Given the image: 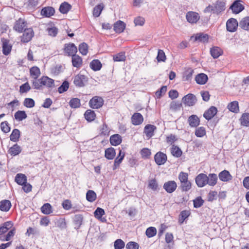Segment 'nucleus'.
<instances>
[{
    "instance_id": "nucleus-1",
    "label": "nucleus",
    "mask_w": 249,
    "mask_h": 249,
    "mask_svg": "<svg viewBox=\"0 0 249 249\" xmlns=\"http://www.w3.org/2000/svg\"><path fill=\"white\" fill-rule=\"evenodd\" d=\"M32 84L35 89L40 90L45 88H53L54 86V81L47 76H42L37 80H34Z\"/></svg>"
},
{
    "instance_id": "nucleus-2",
    "label": "nucleus",
    "mask_w": 249,
    "mask_h": 249,
    "mask_svg": "<svg viewBox=\"0 0 249 249\" xmlns=\"http://www.w3.org/2000/svg\"><path fill=\"white\" fill-rule=\"evenodd\" d=\"M88 80L87 77L85 75L78 74L74 77L73 83L77 87H82L85 86Z\"/></svg>"
},
{
    "instance_id": "nucleus-3",
    "label": "nucleus",
    "mask_w": 249,
    "mask_h": 249,
    "mask_svg": "<svg viewBox=\"0 0 249 249\" xmlns=\"http://www.w3.org/2000/svg\"><path fill=\"white\" fill-rule=\"evenodd\" d=\"M208 176L203 173L198 175L196 178L195 181L198 187L201 188L205 186L208 183Z\"/></svg>"
},
{
    "instance_id": "nucleus-4",
    "label": "nucleus",
    "mask_w": 249,
    "mask_h": 249,
    "mask_svg": "<svg viewBox=\"0 0 249 249\" xmlns=\"http://www.w3.org/2000/svg\"><path fill=\"white\" fill-rule=\"evenodd\" d=\"M89 104L91 107L98 108L103 106V100L101 97L95 96L90 100Z\"/></svg>"
},
{
    "instance_id": "nucleus-5",
    "label": "nucleus",
    "mask_w": 249,
    "mask_h": 249,
    "mask_svg": "<svg viewBox=\"0 0 249 249\" xmlns=\"http://www.w3.org/2000/svg\"><path fill=\"white\" fill-rule=\"evenodd\" d=\"M186 18L190 23H196L200 18V16L197 13L195 12H188L186 15Z\"/></svg>"
},
{
    "instance_id": "nucleus-6",
    "label": "nucleus",
    "mask_w": 249,
    "mask_h": 249,
    "mask_svg": "<svg viewBox=\"0 0 249 249\" xmlns=\"http://www.w3.org/2000/svg\"><path fill=\"white\" fill-rule=\"evenodd\" d=\"M77 52V47L73 43L66 44L64 48V52L69 56H73L76 54Z\"/></svg>"
},
{
    "instance_id": "nucleus-7",
    "label": "nucleus",
    "mask_w": 249,
    "mask_h": 249,
    "mask_svg": "<svg viewBox=\"0 0 249 249\" xmlns=\"http://www.w3.org/2000/svg\"><path fill=\"white\" fill-rule=\"evenodd\" d=\"M155 161L159 165L164 164L167 160V156L162 152H159L155 155Z\"/></svg>"
},
{
    "instance_id": "nucleus-8",
    "label": "nucleus",
    "mask_w": 249,
    "mask_h": 249,
    "mask_svg": "<svg viewBox=\"0 0 249 249\" xmlns=\"http://www.w3.org/2000/svg\"><path fill=\"white\" fill-rule=\"evenodd\" d=\"M26 25L27 24L25 20L23 19L19 18L18 20L16 21L14 26V29L17 32L21 33L26 29Z\"/></svg>"
},
{
    "instance_id": "nucleus-9",
    "label": "nucleus",
    "mask_w": 249,
    "mask_h": 249,
    "mask_svg": "<svg viewBox=\"0 0 249 249\" xmlns=\"http://www.w3.org/2000/svg\"><path fill=\"white\" fill-rule=\"evenodd\" d=\"M177 187L176 182L175 181L171 180L164 183L163 188L168 193H172L174 192Z\"/></svg>"
},
{
    "instance_id": "nucleus-10",
    "label": "nucleus",
    "mask_w": 249,
    "mask_h": 249,
    "mask_svg": "<svg viewBox=\"0 0 249 249\" xmlns=\"http://www.w3.org/2000/svg\"><path fill=\"white\" fill-rule=\"evenodd\" d=\"M196 98L192 94H188L185 96L182 99V102L185 105L188 106H192L195 105L196 102Z\"/></svg>"
},
{
    "instance_id": "nucleus-11",
    "label": "nucleus",
    "mask_w": 249,
    "mask_h": 249,
    "mask_svg": "<svg viewBox=\"0 0 249 249\" xmlns=\"http://www.w3.org/2000/svg\"><path fill=\"white\" fill-rule=\"evenodd\" d=\"M54 9L51 6H47L43 8L41 11V16L46 18H50L54 14Z\"/></svg>"
},
{
    "instance_id": "nucleus-12",
    "label": "nucleus",
    "mask_w": 249,
    "mask_h": 249,
    "mask_svg": "<svg viewBox=\"0 0 249 249\" xmlns=\"http://www.w3.org/2000/svg\"><path fill=\"white\" fill-rule=\"evenodd\" d=\"M24 32L21 37V41L24 42L29 41L34 36V32L32 29L27 28L25 29Z\"/></svg>"
},
{
    "instance_id": "nucleus-13",
    "label": "nucleus",
    "mask_w": 249,
    "mask_h": 249,
    "mask_svg": "<svg viewBox=\"0 0 249 249\" xmlns=\"http://www.w3.org/2000/svg\"><path fill=\"white\" fill-rule=\"evenodd\" d=\"M227 29L230 32L235 31L238 26V22L234 18H231L227 22Z\"/></svg>"
},
{
    "instance_id": "nucleus-14",
    "label": "nucleus",
    "mask_w": 249,
    "mask_h": 249,
    "mask_svg": "<svg viewBox=\"0 0 249 249\" xmlns=\"http://www.w3.org/2000/svg\"><path fill=\"white\" fill-rule=\"evenodd\" d=\"M233 13L235 14H238L244 9L243 5L241 3V1H235L231 6Z\"/></svg>"
},
{
    "instance_id": "nucleus-15",
    "label": "nucleus",
    "mask_w": 249,
    "mask_h": 249,
    "mask_svg": "<svg viewBox=\"0 0 249 249\" xmlns=\"http://www.w3.org/2000/svg\"><path fill=\"white\" fill-rule=\"evenodd\" d=\"M143 121V118L139 113H135L131 117V122L135 125L141 124Z\"/></svg>"
},
{
    "instance_id": "nucleus-16",
    "label": "nucleus",
    "mask_w": 249,
    "mask_h": 249,
    "mask_svg": "<svg viewBox=\"0 0 249 249\" xmlns=\"http://www.w3.org/2000/svg\"><path fill=\"white\" fill-rule=\"evenodd\" d=\"M105 213V211L101 208H97L94 213V216L96 218L102 222H106L107 219L105 217H102Z\"/></svg>"
},
{
    "instance_id": "nucleus-17",
    "label": "nucleus",
    "mask_w": 249,
    "mask_h": 249,
    "mask_svg": "<svg viewBox=\"0 0 249 249\" xmlns=\"http://www.w3.org/2000/svg\"><path fill=\"white\" fill-rule=\"evenodd\" d=\"M30 76L34 79V80H37V79L41 74L40 69L37 66H33L29 70Z\"/></svg>"
},
{
    "instance_id": "nucleus-18",
    "label": "nucleus",
    "mask_w": 249,
    "mask_h": 249,
    "mask_svg": "<svg viewBox=\"0 0 249 249\" xmlns=\"http://www.w3.org/2000/svg\"><path fill=\"white\" fill-rule=\"evenodd\" d=\"M194 38L195 41L205 42L208 41L209 36L203 33H198L191 37V39Z\"/></svg>"
},
{
    "instance_id": "nucleus-19",
    "label": "nucleus",
    "mask_w": 249,
    "mask_h": 249,
    "mask_svg": "<svg viewBox=\"0 0 249 249\" xmlns=\"http://www.w3.org/2000/svg\"><path fill=\"white\" fill-rule=\"evenodd\" d=\"M2 42L3 53L5 55H7L11 52L12 45L9 43V41L5 39H2Z\"/></svg>"
},
{
    "instance_id": "nucleus-20",
    "label": "nucleus",
    "mask_w": 249,
    "mask_h": 249,
    "mask_svg": "<svg viewBox=\"0 0 249 249\" xmlns=\"http://www.w3.org/2000/svg\"><path fill=\"white\" fill-rule=\"evenodd\" d=\"M217 108L214 107H211L204 113V117L207 120L212 119L217 113Z\"/></svg>"
},
{
    "instance_id": "nucleus-21",
    "label": "nucleus",
    "mask_w": 249,
    "mask_h": 249,
    "mask_svg": "<svg viewBox=\"0 0 249 249\" xmlns=\"http://www.w3.org/2000/svg\"><path fill=\"white\" fill-rule=\"evenodd\" d=\"M219 178L221 181L227 182L231 180L232 176L229 172L227 170H224L219 173Z\"/></svg>"
},
{
    "instance_id": "nucleus-22",
    "label": "nucleus",
    "mask_w": 249,
    "mask_h": 249,
    "mask_svg": "<svg viewBox=\"0 0 249 249\" xmlns=\"http://www.w3.org/2000/svg\"><path fill=\"white\" fill-rule=\"evenodd\" d=\"M156 127L151 124H147L145 126L144 132L148 139H149L154 135V131Z\"/></svg>"
},
{
    "instance_id": "nucleus-23",
    "label": "nucleus",
    "mask_w": 249,
    "mask_h": 249,
    "mask_svg": "<svg viewBox=\"0 0 249 249\" xmlns=\"http://www.w3.org/2000/svg\"><path fill=\"white\" fill-rule=\"evenodd\" d=\"M122 141L121 136L119 134H114L110 138V142L111 145L117 146L119 145Z\"/></svg>"
},
{
    "instance_id": "nucleus-24",
    "label": "nucleus",
    "mask_w": 249,
    "mask_h": 249,
    "mask_svg": "<svg viewBox=\"0 0 249 249\" xmlns=\"http://www.w3.org/2000/svg\"><path fill=\"white\" fill-rule=\"evenodd\" d=\"M72 66L77 68H80L82 65V59L78 55H74L72 56Z\"/></svg>"
},
{
    "instance_id": "nucleus-25",
    "label": "nucleus",
    "mask_w": 249,
    "mask_h": 249,
    "mask_svg": "<svg viewBox=\"0 0 249 249\" xmlns=\"http://www.w3.org/2000/svg\"><path fill=\"white\" fill-rule=\"evenodd\" d=\"M125 28V24L122 21H118L114 24V29L116 33H121Z\"/></svg>"
},
{
    "instance_id": "nucleus-26",
    "label": "nucleus",
    "mask_w": 249,
    "mask_h": 249,
    "mask_svg": "<svg viewBox=\"0 0 249 249\" xmlns=\"http://www.w3.org/2000/svg\"><path fill=\"white\" fill-rule=\"evenodd\" d=\"M148 187L154 191L159 190V184L156 178H151L148 180Z\"/></svg>"
},
{
    "instance_id": "nucleus-27",
    "label": "nucleus",
    "mask_w": 249,
    "mask_h": 249,
    "mask_svg": "<svg viewBox=\"0 0 249 249\" xmlns=\"http://www.w3.org/2000/svg\"><path fill=\"white\" fill-rule=\"evenodd\" d=\"M195 80L197 84L204 85L208 80V76L204 73H200L196 76Z\"/></svg>"
},
{
    "instance_id": "nucleus-28",
    "label": "nucleus",
    "mask_w": 249,
    "mask_h": 249,
    "mask_svg": "<svg viewBox=\"0 0 249 249\" xmlns=\"http://www.w3.org/2000/svg\"><path fill=\"white\" fill-rule=\"evenodd\" d=\"M15 181L19 185H22L27 182V177L23 174H18L15 177Z\"/></svg>"
},
{
    "instance_id": "nucleus-29",
    "label": "nucleus",
    "mask_w": 249,
    "mask_h": 249,
    "mask_svg": "<svg viewBox=\"0 0 249 249\" xmlns=\"http://www.w3.org/2000/svg\"><path fill=\"white\" fill-rule=\"evenodd\" d=\"M13 223L10 221H8L3 223L0 227V235L7 232L9 230L11 229L13 227Z\"/></svg>"
},
{
    "instance_id": "nucleus-30",
    "label": "nucleus",
    "mask_w": 249,
    "mask_h": 249,
    "mask_svg": "<svg viewBox=\"0 0 249 249\" xmlns=\"http://www.w3.org/2000/svg\"><path fill=\"white\" fill-rule=\"evenodd\" d=\"M116 155V152L114 148L110 147L105 150V156L108 160H112Z\"/></svg>"
},
{
    "instance_id": "nucleus-31",
    "label": "nucleus",
    "mask_w": 249,
    "mask_h": 249,
    "mask_svg": "<svg viewBox=\"0 0 249 249\" xmlns=\"http://www.w3.org/2000/svg\"><path fill=\"white\" fill-rule=\"evenodd\" d=\"M21 151L20 147L16 144L11 147L8 150V153L12 156L19 154Z\"/></svg>"
},
{
    "instance_id": "nucleus-32",
    "label": "nucleus",
    "mask_w": 249,
    "mask_h": 249,
    "mask_svg": "<svg viewBox=\"0 0 249 249\" xmlns=\"http://www.w3.org/2000/svg\"><path fill=\"white\" fill-rule=\"evenodd\" d=\"M211 54L214 58H218L222 55L223 53L222 50L219 47H213L211 49Z\"/></svg>"
},
{
    "instance_id": "nucleus-33",
    "label": "nucleus",
    "mask_w": 249,
    "mask_h": 249,
    "mask_svg": "<svg viewBox=\"0 0 249 249\" xmlns=\"http://www.w3.org/2000/svg\"><path fill=\"white\" fill-rule=\"evenodd\" d=\"M228 108L229 109L230 111L232 112H238L239 111V108L238 102L233 101L231 102L228 105Z\"/></svg>"
},
{
    "instance_id": "nucleus-34",
    "label": "nucleus",
    "mask_w": 249,
    "mask_h": 249,
    "mask_svg": "<svg viewBox=\"0 0 249 249\" xmlns=\"http://www.w3.org/2000/svg\"><path fill=\"white\" fill-rule=\"evenodd\" d=\"M11 204L10 201L5 200L0 202V210L2 211H8L11 208Z\"/></svg>"
},
{
    "instance_id": "nucleus-35",
    "label": "nucleus",
    "mask_w": 249,
    "mask_h": 249,
    "mask_svg": "<svg viewBox=\"0 0 249 249\" xmlns=\"http://www.w3.org/2000/svg\"><path fill=\"white\" fill-rule=\"evenodd\" d=\"M240 121L242 125L249 126V113H243L240 119Z\"/></svg>"
},
{
    "instance_id": "nucleus-36",
    "label": "nucleus",
    "mask_w": 249,
    "mask_h": 249,
    "mask_svg": "<svg viewBox=\"0 0 249 249\" xmlns=\"http://www.w3.org/2000/svg\"><path fill=\"white\" fill-rule=\"evenodd\" d=\"M216 14H219L225 10V3L223 1H217L214 3Z\"/></svg>"
},
{
    "instance_id": "nucleus-37",
    "label": "nucleus",
    "mask_w": 249,
    "mask_h": 249,
    "mask_svg": "<svg viewBox=\"0 0 249 249\" xmlns=\"http://www.w3.org/2000/svg\"><path fill=\"white\" fill-rule=\"evenodd\" d=\"M104 8V5L103 3H100L96 5L93 10V15L95 17H98Z\"/></svg>"
},
{
    "instance_id": "nucleus-38",
    "label": "nucleus",
    "mask_w": 249,
    "mask_h": 249,
    "mask_svg": "<svg viewBox=\"0 0 249 249\" xmlns=\"http://www.w3.org/2000/svg\"><path fill=\"white\" fill-rule=\"evenodd\" d=\"M208 183L210 186H214L217 183V177L215 174H210L208 176Z\"/></svg>"
},
{
    "instance_id": "nucleus-39",
    "label": "nucleus",
    "mask_w": 249,
    "mask_h": 249,
    "mask_svg": "<svg viewBox=\"0 0 249 249\" xmlns=\"http://www.w3.org/2000/svg\"><path fill=\"white\" fill-rule=\"evenodd\" d=\"M85 119L89 122H91L93 121L96 117L95 112L89 109L85 113Z\"/></svg>"
},
{
    "instance_id": "nucleus-40",
    "label": "nucleus",
    "mask_w": 249,
    "mask_h": 249,
    "mask_svg": "<svg viewBox=\"0 0 249 249\" xmlns=\"http://www.w3.org/2000/svg\"><path fill=\"white\" fill-rule=\"evenodd\" d=\"M41 212L44 214H49L53 212L52 207L49 203H45L41 208Z\"/></svg>"
},
{
    "instance_id": "nucleus-41",
    "label": "nucleus",
    "mask_w": 249,
    "mask_h": 249,
    "mask_svg": "<svg viewBox=\"0 0 249 249\" xmlns=\"http://www.w3.org/2000/svg\"><path fill=\"white\" fill-rule=\"evenodd\" d=\"M71 5L68 2L62 3L59 7V11L62 14H67L71 9Z\"/></svg>"
},
{
    "instance_id": "nucleus-42",
    "label": "nucleus",
    "mask_w": 249,
    "mask_h": 249,
    "mask_svg": "<svg viewBox=\"0 0 249 249\" xmlns=\"http://www.w3.org/2000/svg\"><path fill=\"white\" fill-rule=\"evenodd\" d=\"M190 125L192 127H196L199 124V120L196 115H192L189 118Z\"/></svg>"
},
{
    "instance_id": "nucleus-43",
    "label": "nucleus",
    "mask_w": 249,
    "mask_h": 249,
    "mask_svg": "<svg viewBox=\"0 0 249 249\" xmlns=\"http://www.w3.org/2000/svg\"><path fill=\"white\" fill-rule=\"evenodd\" d=\"M96 193L92 190H89L86 194V198L89 202H93L96 199Z\"/></svg>"
},
{
    "instance_id": "nucleus-44",
    "label": "nucleus",
    "mask_w": 249,
    "mask_h": 249,
    "mask_svg": "<svg viewBox=\"0 0 249 249\" xmlns=\"http://www.w3.org/2000/svg\"><path fill=\"white\" fill-rule=\"evenodd\" d=\"M26 117L27 115L24 111L18 110L15 114V119L18 121H21Z\"/></svg>"
},
{
    "instance_id": "nucleus-45",
    "label": "nucleus",
    "mask_w": 249,
    "mask_h": 249,
    "mask_svg": "<svg viewBox=\"0 0 249 249\" xmlns=\"http://www.w3.org/2000/svg\"><path fill=\"white\" fill-rule=\"evenodd\" d=\"M90 68L94 71H98L102 67V64L98 60H93L90 64Z\"/></svg>"
},
{
    "instance_id": "nucleus-46",
    "label": "nucleus",
    "mask_w": 249,
    "mask_h": 249,
    "mask_svg": "<svg viewBox=\"0 0 249 249\" xmlns=\"http://www.w3.org/2000/svg\"><path fill=\"white\" fill-rule=\"evenodd\" d=\"M180 187L183 191H188L192 188V183L188 179L182 183H180Z\"/></svg>"
},
{
    "instance_id": "nucleus-47",
    "label": "nucleus",
    "mask_w": 249,
    "mask_h": 249,
    "mask_svg": "<svg viewBox=\"0 0 249 249\" xmlns=\"http://www.w3.org/2000/svg\"><path fill=\"white\" fill-rule=\"evenodd\" d=\"M239 26L246 30H249V17L243 18L240 22Z\"/></svg>"
},
{
    "instance_id": "nucleus-48",
    "label": "nucleus",
    "mask_w": 249,
    "mask_h": 249,
    "mask_svg": "<svg viewBox=\"0 0 249 249\" xmlns=\"http://www.w3.org/2000/svg\"><path fill=\"white\" fill-rule=\"evenodd\" d=\"M144 23L145 19L142 17L138 16L134 19V23L135 26H142L144 24Z\"/></svg>"
},
{
    "instance_id": "nucleus-49",
    "label": "nucleus",
    "mask_w": 249,
    "mask_h": 249,
    "mask_svg": "<svg viewBox=\"0 0 249 249\" xmlns=\"http://www.w3.org/2000/svg\"><path fill=\"white\" fill-rule=\"evenodd\" d=\"M31 88L28 82L21 85L19 87V92L21 94L26 93L31 89Z\"/></svg>"
},
{
    "instance_id": "nucleus-50",
    "label": "nucleus",
    "mask_w": 249,
    "mask_h": 249,
    "mask_svg": "<svg viewBox=\"0 0 249 249\" xmlns=\"http://www.w3.org/2000/svg\"><path fill=\"white\" fill-rule=\"evenodd\" d=\"M20 136V132L18 129H14L10 135V140L13 142L18 141Z\"/></svg>"
},
{
    "instance_id": "nucleus-51",
    "label": "nucleus",
    "mask_w": 249,
    "mask_h": 249,
    "mask_svg": "<svg viewBox=\"0 0 249 249\" xmlns=\"http://www.w3.org/2000/svg\"><path fill=\"white\" fill-rule=\"evenodd\" d=\"M79 51L82 55H86L88 53V45L85 43H81L79 46Z\"/></svg>"
},
{
    "instance_id": "nucleus-52",
    "label": "nucleus",
    "mask_w": 249,
    "mask_h": 249,
    "mask_svg": "<svg viewBox=\"0 0 249 249\" xmlns=\"http://www.w3.org/2000/svg\"><path fill=\"white\" fill-rule=\"evenodd\" d=\"M171 153L174 156L179 157L182 154V151L179 147L173 145L171 149Z\"/></svg>"
},
{
    "instance_id": "nucleus-53",
    "label": "nucleus",
    "mask_w": 249,
    "mask_h": 249,
    "mask_svg": "<svg viewBox=\"0 0 249 249\" xmlns=\"http://www.w3.org/2000/svg\"><path fill=\"white\" fill-rule=\"evenodd\" d=\"M140 153L143 159H149L151 154L150 150L147 148L142 149Z\"/></svg>"
},
{
    "instance_id": "nucleus-54",
    "label": "nucleus",
    "mask_w": 249,
    "mask_h": 249,
    "mask_svg": "<svg viewBox=\"0 0 249 249\" xmlns=\"http://www.w3.org/2000/svg\"><path fill=\"white\" fill-rule=\"evenodd\" d=\"M125 58V54L123 52H121L113 56V60L114 61H124Z\"/></svg>"
},
{
    "instance_id": "nucleus-55",
    "label": "nucleus",
    "mask_w": 249,
    "mask_h": 249,
    "mask_svg": "<svg viewBox=\"0 0 249 249\" xmlns=\"http://www.w3.org/2000/svg\"><path fill=\"white\" fill-rule=\"evenodd\" d=\"M69 88V83L68 81H64L62 85L58 88L59 93H62L66 91Z\"/></svg>"
},
{
    "instance_id": "nucleus-56",
    "label": "nucleus",
    "mask_w": 249,
    "mask_h": 249,
    "mask_svg": "<svg viewBox=\"0 0 249 249\" xmlns=\"http://www.w3.org/2000/svg\"><path fill=\"white\" fill-rule=\"evenodd\" d=\"M125 243L121 239H117L114 244V247L115 249H122L124 247Z\"/></svg>"
},
{
    "instance_id": "nucleus-57",
    "label": "nucleus",
    "mask_w": 249,
    "mask_h": 249,
    "mask_svg": "<svg viewBox=\"0 0 249 249\" xmlns=\"http://www.w3.org/2000/svg\"><path fill=\"white\" fill-rule=\"evenodd\" d=\"M206 130L204 127H199L196 129L195 131V135L197 137H202L206 135Z\"/></svg>"
},
{
    "instance_id": "nucleus-58",
    "label": "nucleus",
    "mask_w": 249,
    "mask_h": 249,
    "mask_svg": "<svg viewBox=\"0 0 249 249\" xmlns=\"http://www.w3.org/2000/svg\"><path fill=\"white\" fill-rule=\"evenodd\" d=\"M157 60L159 62H164L166 60V56L164 52L161 50H159L158 51V55L157 57Z\"/></svg>"
},
{
    "instance_id": "nucleus-59",
    "label": "nucleus",
    "mask_w": 249,
    "mask_h": 249,
    "mask_svg": "<svg viewBox=\"0 0 249 249\" xmlns=\"http://www.w3.org/2000/svg\"><path fill=\"white\" fill-rule=\"evenodd\" d=\"M157 233V230L154 227L148 228L146 231V234L148 237H152L155 236Z\"/></svg>"
},
{
    "instance_id": "nucleus-60",
    "label": "nucleus",
    "mask_w": 249,
    "mask_h": 249,
    "mask_svg": "<svg viewBox=\"0 0 249 249\" xmlns=\"http://www.w3.org/2000/svg\"><path fill=\"white\" fill-rule=\"evenodd\" d=\"M70 105L72 108H77L80 106V101L78 98H73L70 102Z\"/></svg>"
},
{
    "instance_id": "nucleus-61",
    "label": "nucleus",
    "mask_w": 249,
    "mask_h": 249,
    "mask_svg": "<svg viewBox=\"0 0 249 249\" xmlns=\"http://www.w3.org/2000/svg\"><path fill=\"white\" fill-rule=\"evenodd\" d=\"M178 178L180 183H182L188 179V174L183 172L179 173Z\"/></svg>"
},
{
    "instance_id": "nucleus-62",
    "label": "nucleus",
    "mask_w": 249,
    "mask_h": 249,
    "mask_svg": "<svg viewBox=\"0 0 249 249\" xmlns=\"http://www.w3.org/2000/svg\"><path fill=\"white\" fill-rule=\"evenodd\" d=\"M190 212L188 211H183L181 212L180 214V218L179 219V222L182 223L184 220L187 218L190 215Z\"/></svg>"
},
{
    "instance_id": "nucleus-63",
    "label": "nucleus",
    "mask_w": 249,
    "mask_h": 249,
    "mask_svg": "<svg viewBox=\"0 0 249 249\" xmlns=\"http://www.w3.org/2000/svg\"><path fill=\"white\" fill-rule=\"evenodd\" d=\"M24 105L27 107H33L35 106V102L31 98H26L24 101Z\"/></svg>"
},
{
    "instance_id": "nucleus-64",
    "label": "nucleus",
    "mask_w": 249,
    "mask_h": 249,
    "mask_svg": "<svg viewBox=\"0 0 249 249\" xmlns=\"http://www.w3.org/2000/svg\"><path fill=\"white\" fill-rule=\"evenodd\" d=\"M139 247L138 244L134 242H129L126 246L127 249H139Z\"/></svg>"
}]
</instances>
